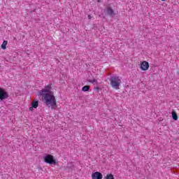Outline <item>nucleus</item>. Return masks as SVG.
<instances>
[{
	"label": "nucleus",
	"instance_id": "obj_2",
	"mask_svg": "<svg viewBox=\"0 0 179 179\" xmlns=\"http://www.w3.org/2000/svg\"><path fill=\"white\" fill-rule=\"evenodd\" d=\"M110 82L112 87L118 90L120 89V86H121V78L117 76H111L110 78Z\"/></svg>",
	"mask_w": 179,
	"mask_h": 179
},
{
	"label": "nucleus",
	"instance_id": "obj_14",
	"mask_svg": "<svg viewBox=\"0 0 179 179\" xmlns=\"http://www.w3.org/2000/svg\"><path fill=\"white\" fill-rule=\"evenodd\" d=\"M106 179H114V176H113V174L107 175Z\"/></svg>",
	"mask_w": 179,
	"mask_h": 179
},
{
	"label": "nucleus",
	"instance_id": "obj_11",
	"mask_svg": "<svg viewBox=\"0 0 179 179\" xmlns=\"http://www.w3.org/2000/svg\"><path fill=\"white\" fill-rule=\"evenodd\" d=\"M172 118L175 120V121H177V120H178V117L177 116V113H176V112L172 113Z\"/></svg>",
	"mask_w": 179,
	"mask_h": 179
},
{
	"label": "nucleus",
	"instance_id": "obj_18",
	"mask_svg": "<svg viewBox=\"0 0 179 179\" xmlns=\"http://www.w3.org/2000/svg\"><path fill=\"white\" fill-rule=\"evenodd\" d=\"M162 1H166V0H162Z\"/></svg>",
	"mask_w": 179,
	"mask_h": 179
},
{
	"label": "nucleus",
	"instance_id": "obj_10",
	"mask_svg": "<svg viewBox=\"0 0 179 179\" xmlns=\"http://www.w3.org/2000/svg\"><path fill=\"white\" fill-rule=\"evenodd\" d=\"M6 45H8V41H4L1 45V49L6 50Z\"/></svg>",
	"mask_w": 179,
	"mask_h": 179
},
{
	"label": "nucleus",
	"instance_id": "obj_4",
	"mask_svg": "<svg viewBox=\"0 0 179 179\" xmlns=\"http://www.w3.org/2000/svg\"><path fill=\"white\" fill-rule=\"evenodd\" d=\"M44 160L45 163H48V164H55V159H54V157L51 155H48L45 157H44Z\"/></svg>",
	"mask_w": 179,
	"mask_h": 179
},
{
	"label": "nucleus",
	"instance_id": "obj_12",
	"mask_svg": "<svg viewBox=\"0 0 179 179\" xmlns=\"http://www.w3.org/2000/svg\"><path fill=\"white\" fill-rule=\"evenodd\" d=\"M89 89H90V87L88 85H85L83 87V92H89Z\"/></svg>",
	"mask_w": 179,
	"mask_h": 179
},
{
	"label": "nucleus",
	"instance_id": "obj_13",
	"mask_svg": "<svg viewBox=\"0 0 179 179\" xmlns=\"http://www.w3.org/2000/svg\"><path fill=\"white\" fill-rule=\"evenodd\" d=\"M88 82H90V83H92L93 85H98L97 80L96 79L89 80Z\"/></svg>",
	"mask_w": 179,
	"mask_h": 179
},
{
	"label": "nucleus",
	"instance_id": "obj_8",
	"mask_svg": "<svg viewBox=\"0 0 179 179\" xmlns=\"http://www.w3.org/2000/svg\"><path fill=\"white\" fill-rule=\"evenodd\" d=\"M92 179H101L103 178V175L100 172H94L92 174Z\"/></svg>",
	"mask_w": 179,
	"mask_h": 179
},
{
	"label": "nucleus",
	"instance_id": "obj_17",
	"mask_svg": "<svg viewBox=\"0 0 179 179\" xmlns=\"http://www.w3.org/2000/svg\"><path fill=\"white\" fill-rule=\"evenodd\" d=\"M98 2H100V0H98Z\"/></svg>",
	"mask_w": 179,
	"mask_h": 179
},
{
	"label": "nucleus",
	"instance_id": "obj_9",
	"mask_svg": "<svg viewBox=\"0 0 179 179\" xmlns=\"http://www.w3.org/2000/svg\"><path fill=\"white\" fill-rule=\"evenodd\" d=\"M31 107L33 108H37V107H38V101H34L32 103H31Z\"/></svg>",
	"mask_w": 179,
	"mask_h": 179
},
{
	"label": "nucleus",
	"instance_id": "obj_6",
	"mask_svg": "<svg viewBox=\"0 0 179 179\" xmlns=\"http://www.w3.org/2000/svg\"><path fill=\"white\" fill-rule=\"evenodd\" d=\"M9 97V94L6 92L3 89L0 88V100H5Z\"/></svg>",
	"mask_w": 179,
	"mask_h": 179
},
{
	"label": "nucleus",
	"instance_id": "obj_7",
	"mask_svg": "<svg viewBox=\"0 0 179 179\" xmlns=\"http://www.w3.org/2000/svg\"><path fill=\"white\" fill-rule=\"evenodd\" d=\"M141 69L142 71H148L149 69V63L146 61H143L141 64Z\"/></svg>",
	"mask_w": 179,
	"mask_h": 179
},
{
	"label": "nucleus",
	"instance_id": "obj_15",
	"mask_svg": "<svg viewBox=\"0 0 179 179\" xmlns=\"http://www.w3.org/2000/svg\"><path fill=\"white\" fill-rule=\"evenodd\" d=\"M88 19H89V20H90L92 19V15H88Z\"/></svg>",
	"mask_w": 179,
	"mask_h": 179
},
{
	"label": "nucleus",
	"instance_id": "obj_5",
	"mask_svg": "<svg viewBox=\"0 0 179 179\" xmlns=\"http://www.w3.org/2000/svg\"><path fill=\"white\" fill-rule=\"evenodd\" d=\"M103 12H105L106 15H108V16H110V17H114L115 16V13L114 12V10L110 6L106 7V9L103 10Z\"/></svg>",
	"mask_w": 179,
	"mask_h": 179
},
{
	"label": "nucleus",
	"instance_id": "obj_3",
	"mask_svg": "<svg viewBox=\"0 0 179 179\" xmlns=\"http://www.w3.org/2000/svg\"><path fill=\"white\" fill-rule=\"evenodd\" d=\"M51 93H54V92H51V85H48L44 87L43 90H41L38 92V94L39 95L48 94H51Z\"/></svg>",
	"mask_w": 179,
	"mask_h": 179
},
{
	"label": "nucleus",
	"instance_id": "obj_16",
	"mask_svg": "<svg viewBox=\"0 0 179 179\" xmlns=\"http://www.w3.org/2000/svg\"><path fill=\"white\" fill-rule=\"evenodd\" d=\"M32 108H33L31 107V108H29V110H32Z\"/></svg>",
	"mask_w": 179,
	"mask_h": 179
},
{
	"label": "nucleus",
	"instance_id": "obj_1",
	"mask_svg": "<svg viewBox=\"0 0 179 179\" xmlns=\"http://www.w3.org/2000/svg\"><path fill=\"white\" fill-rule=\"evenodd\" d=\"M42 96V101L48 107H51L52 110L57 108V102L55 101V96L54 92L50 94H41Z\"/></svg>",
	"mask_w": 179,
	"mask_h": 179
}]
</instances>
